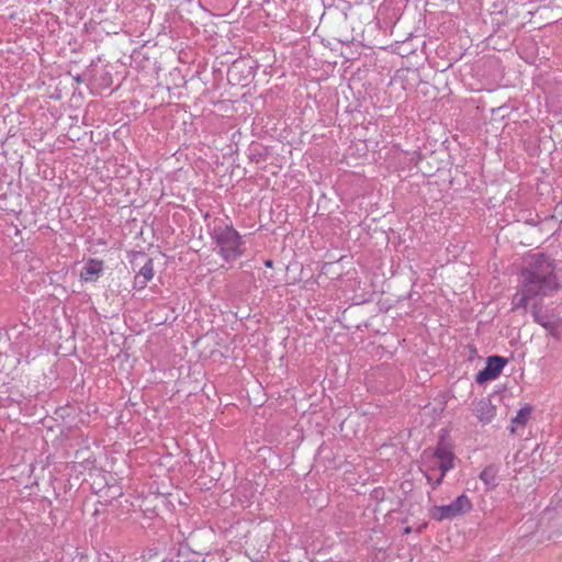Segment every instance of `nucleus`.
<instances>
[{"label": "nucleus", "mask_w": 562, "mask_h": 562, "mask_svg": "<svg viewBox=\"0 0 562 562\" xmlns=\"http://www.w3.org/2000/svg\"><path fill=\"white\" fill-rule=\"evenodd\" d=\"M522 291L537 296H549L560 289L559 279L519 273Z\"/></svg>", "instance_id": "39448f33"}, {"label": "nucleus", "mask_w": 562, "mask_h": 562, "mask_svg": "<svg viewBox=\"0 0 562 562\" xmlns=\"http://www.w3.org/2000/svg\"><path fill=\"white\" fill-rule=\"evenodd\" d=\"M352 79H353V81H355L356 79H358L359 81H361V80H362V78L360 77V71H359V70H358L356 74L353 72Z\"/></svg>", "instance_id": "6ab92c4d"}, {"label": "nucleus", "mask_w": 562, "mask_h": 562, "mask_svg": "<svg viewBox=\"0 0 562 562\" xmlns=\"http://www.w3.org/2000/svg\"><path fill=\"white\" fill-rule=\"evenodd\" d=\"M530 414H531V406H525V407L520 408L517 412L516 416L512 418L509 431L512 434H515L517 431L518 427H525L527 422L530 418Z\"/></svg>", "instance_id": "2eb2a0df"}, {"label": "nucleus", "mask_w": 562, "mask_h": 562, "mask_svg": "<svg viewBox=\"0 0 562 562\" xmlns=\"http://www.w3.org/2000/svg\"><path fill=\"white\" fill-rule=\"evenodd\" d=\"M425 476L427 482L431 485V488L435 491L442 483L446 475L440 473V475L436 480H432V477L427 473L425 474Z\"/></svg>", "instance_id": "a211bd4d"}, {"label": "nucleus", "mask_w": 562, "mask_h": 562, "mask_svg": "<svg viewBox=\"0 0 562 562\" xmlns=\"http://www.w3.org/2000/svg\"><path fill=\"white\" fill-rule=\"evenodd\" d=\"M383 7H384V3L379 8V14H381Z\"/></svg>", "instance_id": "5701e85b"}, {"label": "nucleus", "mask_w": 562, "mask_h": 562, "mask_svg": "<svg viewBox=\"0 0 562 562\" xmlns=\"http://www.w3.org/2000/svg\"><path fill=\"white\" fill-rule=\"evenodd\" d=\"M103 269L102 260L89 259L80 272V280L83 282H94L100 278Z\"/></svg>", "instance_id": "9d476101"}, {"label": "nucleus", "mask_w": 562, "mask_h": 562, "mask_svg": "<svg viewBox=\"0 0 562 562\" xmlns=\"http://www.w3.org/2000/svg\"><path fill=\"white\" fill-rule=\"evenodd\" d=\"M227 75L231 83L246 86L252 77V71L245 60H237L229 67Z\"/></svg>", "instance_id": "6e6552de"}, {"label": "nucleus", "mask_w": 562, "mask_h": 562, "mask_svg": "<svg viewBox=\"0 0 562 562\" xmlns=\"http://www.w3.org/2000/svg\"><path fill=\"white\" fill-rule=\"evenodd\" d=\"M434 457L440 461L439 469L442 474L446 475L448 471L454 468V454L449 448L438 446L435 449Z\"/></svg>", "instance_id": "f8f14e48"}, {"label": "nucleus", "mask_w": 562, "mask_h": 562, "mask_svg": "<svg viewBox=\"0 0 562 562\" xmlns=\"http://www.w3.org/2000/svg\"><path fill=\"white\" fill-rule=\"evenodd\" d=\"M363 91L358 90V99L357 105L353 111L360 112V109L363 108L366 111L369 108V104H373V97L376 94V87L370 81H364L361 83Z\"/></svg>", "instance_id": "9b49d317"}, {"label": "nucleus", "mask_w": 562, "mask_h": 562, "mask_svg": "<svg viewBox=\"0 0 562 562\" xmlns=\"http://www.w3.org/2000/svg\"><path fill=\"white\" fill-rule=\"evenodd\" d=\"M498 468L495 464L485 467L479 474V479L484 483L486 491L494 490L497 485Z\"/></svg>", "instance_id": "ddd939ff"}, {"label": "nucleus", "mask_w": 562, "mask_h": 562, "mask_svg": "<svg viewBox=\"0 0 562 562\" xmlns=\"http://www.w3.org/2000/svg\"><path fill=\"white\" fill-rule=\"evenodd\" d=\"M214 239L218 247V254L225 260H235L243 255L241 236L232 225L216 227Z\"/></svg>", "instance_id": "f257e3e1"}, {"label": "nucleus", "mask_w": 562, "mask_h": 562, "mask_svg": "<svg viewBox=\"0 0 562 562\" xmlns=\"http://www.w3.org/2000/svg\"><path fill=\"white\" fill-rule=\"evenodd\" d=\"M472 411L479 422L487 425L496 415V407L488 397H482L472 402Z\"/></svg>", "instance_id": "0eeeda50"}, {"label": "nucleus", "mask_w": 562, "mask_h": 562, "mask_svg": "<svg viewBox=\"0 0 562 562\" xmlns=\"http://www.w3.org/2000/svg\"><path fill=\"white\" fill-rule=\"evenodd\" d=\"M228 558L224 550H214L205 553L202 562H227Z\"/></svg>", "instance_id": "f3484780"}, {"label": "nucleus", "mask_w": 562, "mask_h": 562, "mask_svg": "<svg viewBox=\"0 0 562 562\" xmlns=\"http://www.w3.org/2000/svg\"><path fill=\"white\" fill-rule=\"evenodd\" d=\"M409 532H411V528L409 527L404 529V533H409Z\"/></svg>", "instance_id": "4be33fe9"}, {"label": "nucleus", "mask_w": 562, "mask_h": 562, "mask_svg": "<svg viewBox=\"0 0 562 562\" xmlns=\"http://www.w3.org/2000/svg\"><path fill=\"white\" fill-rule=\"evenodd\" d=\"M507 362L508 360L506 358L498 355L487 357L485 367L475 375V382L477 384H484L487 381L497 379Z\"/></svg>", "instance_id": "423d86ee"}, {"label": "nucleus", "mask_w": 562, "mask_h": 562, "mask_svg": "<svg viewBox=\"0 0 562 562\" xmlns=\"http://www.w3.org/2000/svg\"><path fill=\"white\" fill-rule=\"evenodd\" d=\"M213 532L211 530H195L191 532L178 549L177 557L182 562H199V558L204 554L209 548Z\"/></svg>", "instance_id": "f03ea898"}, {"label": "nucleus", "mask_w": 562, "mask_h": 562, "mask_svg": "<svg viewBox=\"0 0 562 562\" xmlns=\"http://www.w3.org/2000/svg\"><path fill=\"white\" fill-rule=\"evenodd\" d=\"M531 315L533 322L542 326L548 333L552 336H555L558 331V325L554 321H552L551 315L548 311L543 310L541 303H535L531 307Z\"/></svg>", "instance_id": "1a4fd4ad"}, {"label": "nucleus", "mask_w": 562, "mask_h": 562, "mask_svg": "<svg viewBox=\"0 0 562 562\" xmlns=\"http://www.w3.org/2000/svg\"><path fill=\"white\" fill-rule=\"evenodd\" d=\"M154 276V261L153 259H148L135 277V286L144 289Z\"/></svg>", "instance_id": "4468645a"}, {"label": "nucleus", "mask_w": 562, "mask_h": 562, "mask_svg": "<svg viewBox=\"0 0 562 562\" xmlns=\"http://www.w3.org/2000/svg\"><path fill=\"white\" fill-rule=\"evenodd\" d=\"M265 266L268 267V268H272L273 267V261L272 260H266Z\"/></svg>", "instance_id": "412c9836"}, {"label": "nucleus", "mask_w": 562, "mask_h": 562, "mask_svg": "<svg viewBox=\"0 0 562 562\" xmlns=\"http://www.w3.org/2000/svg\"><path fill=\"white\" fill-rule=\"evenodd\" d=\"M533 297H536V296L522 291L521 285L519 284V288H518L516 294L513 296L512 310L515 311L518 308H526L528 305V302Z\"/></svg>", "instance_id": "dca6fc26"}, {"label": "nucleus", "mask_w": 562, "mask_h": 562, "mask_svg": "<svg viewBox=\"0 0 562 562\" xmlns=\"http://www.w3.org/2000/svg\"><path fill=\"white\" fill-rule=\"evenodd\" d=\"M555 212L558 214H562V201L558 204V206L555 207Z\"/></svg>", "instance_id": "aec40b11"}, {"label": "nucleus", "mask_w": 562, "mask_h": 562, "mask_svg": "<svg viewBox=\"0 0 562 562\" xmlns=\"http://www.w3.org/2000/svg\"><path fill=\"white\" fill-rule=\"evenodd\" d=\"M555 270V259L543 252H538L528 256L525 266L520 270V273L539 276L541 278L544 277L548 279H558Z\"/></svg>", "instance_id": "20e7f679"}, {"label": "nucleus", "mask_w": 562, "mask_h": 562, "mask_svg": "<svg viewBox=\"0 0 562 562\" xmlns=\"http://www.w3.org/2000/svg\"><path fill=\"white\" fill-rule=\"evenodd\" d=\"M472 509L473 504L470 497L467 494H461L448 505H434L429 508L428 515L432 520L443 521L464 516Z\"/></svg>", "instance_id": "7ed1b4c3"}]
</instances>
